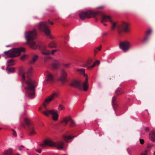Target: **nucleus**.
Listing matches in <instances>:
<instances>
[{
    "label": "nucleus",
    "mask_w": 155,
    "mask_h": 155,
    "mask_svg": "<svg viewBox=\"0 0 155 155\" xmlns=\"http://www.w3.org/2000/svg\"><path fill=\"white\" fill-rule=\"evenodd\" d=\"M100 62L98 61H96L93 64V65L91 66H88L87 67V69L88 70H91V68H94L96 65H98Z\"/></svg>",
    "instance_id": "4be33fe9"
},
{
    "label": "nucleus",
    "mask_w": 155,
    "mask_h": 155,
    "mask_svg": "<svg viewBox=\"0 0 155 155\" xmlns=\"http://www.w3.org/2000/svg\"><path fill=\"white\" fill-rule=\"evenodd\" d=\"M57 51V50H52L51 52H50V54H51L52 55H53L54 54V53L55 52H56V51Z\"/></svg>",
    "instance_id": "c9c22d12"
},
{
    "label": "nucleus",
    "mask_w": 155,
    "mask_h": 155,
    "mask_svg": "<svg viewBox=\"0 0 155 155\" xmlns=\"http://www.w3.org/2000/svg\"><path fill=\"white\" fill-rule=\"evenodd\" d=\"M24 123H22L21 125L24 128L26 127V125L27 126L28 132L30 136H32L36 134V132L35 130L34 125L29 119L27 118H25Z\"/></svg>",
    "instance_id": "39448f33"
},
{
    "label": "nucleus",
    "mask_w": 155,
    "mask_h": 155,
    "mask_svg": "<svg viewBox=\"0 0 155 155\" xmlns=\"http://www.w3.org/2000/svg\"><path fill=\"white\" fill-rule=\"evenodd\" d=\"M7 63L8 64L7 65V66L10 67V66H13L15 65V61L13 59H10L8 60L7 61Z\"/></svg>",
    "instance_id": "a878e982"
},
{
    "label": "nucleus",
    "mask_w": 155,
    "mask_h": 155,
    "mask_svg": "<svg viewBox=\"0 0 155 155\" xmlns=\"http://www.w3.org/2000/svg\"><path fill=\"white\" fill-rule=\"evenodd\" d=\"M38 56L37 55H34L32 57V59L30 61L31 64H33L38 59Z\"/></svg>",
    "instance_id": "b1692460"
},
{
    "label": "nucleus",
    "mask_w": 155,
    "mask_h": 155,
    "mask_svg": "<svg viewBox=\"0 0 155 155\" xmlns=\"http://www.w3.org/2000/svg\"><path fill=\"white\" fill-rule=\"evenodd\" d=\"M48 23L51 25L54 24L53 22H50L49 20L48 22H41L38 24V28L40 31L44 32L46 35L49 36L50 38L52 39V37L50 35L49 28L48 25Z\"/></svg>",
    "instance_id": "20e7f679"
},
{
    "label": "nucleus",
    "mask_w": 155,
    "mask_h": 155,
    "mask_svg": "<svg viewBox=\"0 0 155 155\" xmlns=\"http://www.w3.org/2000/svg\"><path fill=\"white\" fill-rule=\"evenodd\" d=\"M15 68H10L9 66H7L6 69L7 71H8L9 72H14Z\"/></svg>",
    "instance_id": "cd10ccee"
},
{
    "label": "nucleus",
    "mask_w": 155,
    "mask_h": 155,
    "mask_svg": "<svg viewBox=\"0 0 155 155\" xmlns=\"http://www.w3.org/2000/svg\"><path fill=\"white\" fill-rule=\"evenodd\" d=\"M115 93L116 96H118L121 95L124 93V90L120 87H118L116 90L115 91Z\"/></svg>",
    "instance_id": "6ab92c4d"
},
{
    "label": "nucleus",
    "mask_w": 155,
    "mask_h": 155,
    "mask_svg": "<svg viewBox=\"0 0 155 155\" xmlns=\"http://www.w3.org/2000/svg\"><path fill=\"white\" fill-rule=\"evenodd\" d=\"M48 46L51 48H55L57 46V44L54 41H52L48 44Z\"/></svg>",
    "instance_id": "412c9836"
},
{
    "label": "nucleus",
    "mask_w": 155,
    "mask_h": 155,
    "mask_svg": "<svg viewBox=\"0 0 155 155\" xmlns=\"http://www.w3.org/2000/svg\"><path fill=\"white\" fill-rule=\"evenodd\" d=\"M102 23L104 25V26H107V24H105V23H103H103Z\"/></svg>",
    "instance_id": "a18cd8bd"
},
{
    "label": "nucleus",
    "mask_w": 155,
    "mask_h": 155,
    "mask_svg": "<svg viewBox=\"0 0 155 155\" xmlns=\"http://www.w3.org/2000/svg\"><path fill=\"white\" fill-rule=\"evenodd\" d=\"M149 39V38L147 37H146L143 39V42L144 43L147 42Z\"/></svg>",
    "instance_id": "c756f323"
},
{
    "label": "nucleus",
    "mask_w": 155,
    "mask_h": 155,
    "mask_svg": "<svg viewBox=\"0 0 155 155\" xmlns=\"http://www.w3.org/2000/svg\"><path fill=\"white\" fill-rule=\"evenodd\" d=\"M101 49V46L100 47H98L96 49H95L94 51V52L95 54H96L97 52V50L99 51H100Z\"/></svg>",
    "instance_id": "7c9ffc66"
},
{
    "label": "nucleus",
    "mask_w": 155,
    "mask_h": 155,
    "mask_svg": "<svg viewBox=\"0 0 155 155\" xmlns=\"http://www.w3.org/2000/svg\"><path fill=\"white\" fill-rule=\"evenodd\" d=\"M36 150L37 152L39 153H41V149H36Z\"/></svg>",
    "instance_id": "79ce46f5"
},
{
    "label": "nucleus",
    "mask_w": 155,
    "mask_h": 155,
    "mask_svg": "<svg viewBox=\"0 0 155 155\" xmlns=\"http://www.w3.org/2000/svg\"><path fill=\"white\" fill-rule=\"evenodd\" d=\"M75 137H76V136H64V138L66 142H69V140L71 139H72L73 138H74Z\"/></svg>",
    "instance_id": "5701e85b"
},
{
    "label": "nucleus",
    "mask_w": 155,
    "mask_h": 155,
    "mask_svg": "<svg viewBox=\"0 0 155 155\" xmlns=\"http://www.w3.org/2000/svg\"><path fill=\"white\" fill-rule=\"evenodd\" d=\"M67 72L64 70L61 71L60 78L59 80L63 83L65 82L67 76Z\"/></svg>",
    "instance_id": "dca6fc26"
},
{
    "label": "nucleus",
    "mask_w": 155,
    "mask_h": 155,
    "mask_svg": "<svg viewBox=\"0 0 155 155\" xmlns=\"http://www.w3.org/2000/svg\"><path fill=\"white\" fill-rule=\"evenodd\" d=\"M16 154L17 155H20V154L19 153H17Z\"/></svg>",
    "instance_id": "de8ad7c7"
},
{
    "label": "nucleus",
    "mask_w": 155,
    "mask_h": 155,
    "mask_svg": "<svg viewBox=\"0 0 155 155\" xmlns=\"http://www.w3.org/2000/svg\"><path fill=\"white\" fill-rule=\"evenodd\" d=\"M41 107H40L38 109L39 110V111L41 110Z\"/></svg>",
    "instance_id": "49530a36"
},
{
    "label": "nucleus",
    "mask_w": 155,
    "mask_h": 155,
    "mask_svg": "<svg viewBox=\"0 0 155 155\" xmlns=\"http://www.w3.org/2000/svg\"><path fill=\"white\" fill-rule=\"evenodd\" d=\"M22 147L24 148V147L23 146H21L19 148V150H21L22 149L21 148Z\"/></svg>",
    "instance_id": "37998d69"
},
{
    "label": "nucleus",
    "mask_w": 155,
    "mask_h": 155,
    "mask_svg": "<svg viewBox=\"0 0 155 155\" xmlns=\"http://www.w3.org/2000/svg\"><path fill=\"white\" fill-rule=\"evenodd\" d=\"M37 33L36 30L34 29L32 31H27L25 33V37L28 45L33 49H35L38 47L34 40L36 37ZM39 49L43 54L48 55L50 52L47 49V46L44 45L38 46Z\"/></svg>",
    "instance_id": "f03ea898"
},
{
    "label": "nucleus",
    "mask_w": 155,
    "mask_h": 155,
    "mask_svg": "<svg viewBox=\"0 0 155 155\" xmlns=\"http://www.w3.org/2000/svg\"><path fill=\"white\" fill-rule=\"evenodd\" d=\"M69 65H70V64H64L63 65V66L65 68H68V67Z\"/></svg>",
    "instance_id": "4c0bfd02"
},
{
    "label": "nucleus",
    "mask_w": 155,
    "mask_h": 155,
    "mask_svg": "<svg viewBox=\"0 0 155 155\" xmlns=\"http://www.w3.org/2000/svg\"><path fill=\"white\" fill-rule=\"evenodd\" d=\"M64 109V107L62 105H60L58 107V109L59 110H61Z\"/></svg>",
    "instance_id": "72a5a7b5"
},
{
    "label": "nucleus",
    "mask_w": 155,
    "mask_h": 155,
    "mask_svg": "<svg viewBox=\"0 0 155 155\" xmlns=\"http://www.w3.org/2000/svg\"><path fill=\"white\" fill-rule=\"evenodd\" d=\"M27 56V55H25V54H24L22 55L21 57V60H24L25 59V58Z\"/></svg>",
    "instance_id": "473e14b6"
},
{
    "label": "nucleus",
    "mask_w": 155,
    "mask_h": 155,
    "mask_svg": "<svg viewBox=\"0 0 155 155\" xmlns=\"http://www.w3.org/2000/svg\"><path fill=\"white\" fill-rule=\"evenodd\" d=\"M149 138L152 141L155 142V131H151L149 134Z\"/></svg>",
    "instance_id": "aec40b11"
},
{
    "label": "nucleus",
    "mask_w": 155,
    "mask_h": 155,
    "mask_svg": "<svg viewBox=\"0 0 155 155\" xmlns=\"http://www.w3.org/2000/svg\"><path fill=\"white\" fill-rule=\"evenodd\" d=\"M25 49L23 48H13L10 50L4 52L5 54L8 55L9 57L13 58L20 55L21 52H24Z\"/></svg>",
    "instance_id": "423d86ee"
},
{
    "label": "nucleus",
    "mask_w": 155,
    "mask_h": 155,
    "mask_svg": "<svg viewBox=\"0 0 155 155\" xmlns=\"http://www.w3.org/2000/svg\"><path fill=\"white\" fill-rule=\"evenodd\" d=\"M85 69H77L76 71L81 74H82L86 77L85 81L83 83V85L80 81L74 80L72 81L70 85L72 87L78 88L80 90H83L86 91L88 88V81L87 75L85 73Z\"/></svg>",
    "instance_id": "7ed1b4c3"
},
{
    "label": "nucleus",
    "mask_w": 155,
    "mask_h": 155,
    "mask_svg": "<svg viewBox=\"0 0 155 155\" xmlns=\"http://www.w3.org/2000/svg\"><path fill=\"white\" fill-rule=\"evenodd\" d=\"M130 45V43L128 41H120L119 44V48L124 52H126L129 50Z\"/></svg>",
    "instance_id": "f8f14e48"
},
{
    "label": "nucleus",
    "mask_w": 155,
    "mask_h": 155,
    "mask_svg": "<svg viewBox=\"0 0 155 155\" xmlns=\"http://www.w3.org/2000/svg\"><path fill=\"white\" fill-rule=\"evenodd\" d=\"M147 150L144 151L141 154V155H147Z\"/></svg>",
    "instance_id": "f704fd0d"
},
{
    "label": "nucleus",
    "mask_w": 155,
    "mask_h": 155,
    "mask_svg": "<svg viewBox=\"0 0 155 155\" xmlns=\"http://www.w3.org/2000/svg\"><path fill=\"white\" fill-rule=\"evenodd\" d=\"M32 68H30L26 73V77L28 80L25 81V83L27 85V87H25V89L26 90V92L28 94V96L31 98L33 97L35 95V87L37 85L36 81L30 78V77L32 74ZM19 73L22 77V83H25V72L23 70L21 69L19 71Z\"/></svg>",
    "instance_id": "f257e3e1"
},
{
    "label": "nucleus",
    "mask_w": 155,
    "mask_h": 155,
    "mask_svg": "<svg viewBox=\"0 0 155 155\" xmlns=\"http://www.w3.org/2000/svg\"><path fill=\"white\" fill-rule=\"evenodd\" d=\"M154 155H155V151L154 152Z\"/></svg>",
    "instance_id": "09e8293b"
},
{
    "label": "nucleus",
    "mask_w": 155,
    "mask_h": 155,
    "mask_svg": "<svg viewBox=\"0 0 155 155\" xmlns=\"http://www.w3.org/2000/svg\"><path fill=\"white\" fill-rule=\"evenodd\" d=\"M57 96L58 94L56 93H54L49 96L48 97L45 99V101L43 104V106L44 108L45 109L46 107L47 104H49L53 99L57 97Z\"/></svg>",
    "instance_id": "4468645a"
},
{
    "label": "nucleus",
    "mask_w": 155,
    "mask_h": 155,
    "mask_svg": "<svg viewBox=\"0 0 155 155\" xmlns=\"http://www.w3.org/2000/svg\"><path fill=\"white\" fill-rule=\"evenodd\" d=\"M1 129V128H0V130Z\"/></svg>",
    "instance_id": "8fccbe9b"
},
{
    "label": "nucleus",
    "mask_w": 155,
    "mask_h": 155,
    "mask_svg": "<svg viewBox=\"0 0 155 155\" xmlns=\"http://www.w3.org/2000/svg\"><path fill=\"white\" fill-rule=\"evenodd\" d=\"M65 155V154H64V155Z\"/></svg>",
    "instance_id": "3c124183"
},
{
    "label": "nucleus",
    "mask_w": 155,
    "mask_h": 155,
    "mask_svg": "<svg viewBox=\"0 0 155 155\" xmlns=\"http://www.w3.org/2000/svg\"><path fill=\"white\" fill-rule=\"evenodd\" d=\"M59 65L60 64L58 61L54 60L52 64V67L54 69H58Z\"/></svg>",
    "instance_id": "a211bd4d"
},
{
    "label": "nucleus",
    "mask_w": 155,
    "mask_h": 155,
    "mask_svg": "<svg viewBox=\"0 0 155 155\" xmlns=\"http://www.w3.org/2000/svg\"><path fill=\"white\" fill-rule=\"evenodd\" d=\"M43 114L47 116L49 114L52 115V119L54 120H57L58 118V115L57 113L53 110H46L45 111L43 112Z\"/></svg>",
    "instance_id": "ddd939ff"
},
{
    "label": "nucleus",
    "mask_w": 155,
    "mask_h": 155,
    "mask_svg": "<svg viewBox=\"0 0 155 155\" xmlns=\"http://www.w3.org/2000/svg\"><path fill=\"white\" fill-rule=\"evenodd\" d=\"M101 12H94L91 10H88L86 12H82L79 13V16L82 20L86 18H89L92 17H95L97 15H100Z\"/></svg>",
    "instance_id": "0eeeda50"
},
{
    "label": "nucleus",
    "mask_w": 155,
    "mask_h": 155,
    "mask_svg": "<svg viewBox=\"0 0 155 155\" xmlns=\"http://www.w3.org/2000/svg\"><path fill=\"white\" fill-rule=\"evenodd\" d=\"M64 143L63 142L55 143L51 140H46L43 142V144L40 143L39 145L44 148L46 146L51 147H57L58 149H61L63 148Z\"/></svg>",
    "instance_id": "6e6552de"
},
{
    "label": "nucleus",
    "mask_w": 155,
    "mask_h": 155,
    "mask_svg": "<svg viewBox=\"0 0 155 155\" xmlns=\"http://www.w3.org/2000/svg\"><path fill=\"white\" fill-rule=\"evenodd\" d=\"M140 142L141 144H143L144 143V141L143 139H140Z\"/></svg>",
    "instance_id": "58836bf2"
},
{
    "label": "nucleus",
    "mask_w": 155,
    "mask_h": 155,
    "mask_svg": "<svg viewBox=\"0 0 155 155\" xmlns=\"http://www.w3.org/2000/svg\"><path fill=\"white\" fill-rule=\"evenodd\" d=\"M117 96L115 95L112 98V102L114 109L115 111L118 107V105L117 104V101H116Z\"/></svg>",
    "instance_id": "f3484780"
},
{
    "label": "nucleus",
    "mask_w": 155,
    "mask_h": 155,
    "mask_svg": "<svg viewBox=\"0 0 155 155\" xmlns=\"http://www.w3.org/2000/svg\"><path fill=\"white\" fill-rule=\"evenodd\" d=\"M45 74L46 76V79L45 83L46 84L48 82L53 83L54 81V78L53 74L47 71L45 72Z\"/></svg>",
    "instance_id": "2eb2a0df"
},
{
    "label": "nucleus",
    "mask_w": 155,
    "mask_h": 155,
    "mask_svg": "<svg viewBox=\"0 0 155 155\" xmlns=\"http://www.w3.org/2000/svg\"><path fill=\"white\" fill-rule=\"evenodd\" d=\"M151 32V30L150 29H149V30H148L147 31L146 34L147 35H149L150 34Z\"/></svg>",
    "instance_id": "e433bc0d"
},
{
    "label": "nucleus",
    "mask_w": 155,
    "mask_h": 155,
    "mask_svg": "<svg viewBox=\"0 0 155 155\" xmlns=\"http://www.w3.org/2000/svg\"><path fill=\"white\" fill-rule=\"evenodd\" d=\"M92 60L91 58H90L86 62L85 64H84V67H86L87 66L90 65L92 62Z\"/></svg>",
    "instance_id": "bb28decb"
},
{
    "label": "nucleus",
    "mask_w": 155,
    "mask_h": 155,
    "mask_svg": "<svg viewBox=\"0 0 155 155\" xmlns=\"http://www.w3.org/2000/svg\"><path fill=\"white\" fill-rule=\"evenodd\" d=\"M150 129L148 127H146L145 128V132H147L149 131Z\"/></svg>",
    "instance_id": "a19ab883"
},
{
    "label": "nucleus",
    "mask_w": 155,
    "mask_h": 155,
    "mask_svg": "<svg viewBox=\"0 0 155 155\" xmlns=\"http://www.w3.org/2000/svg\"><path fill=\"white\" fill-rule=\"evenodd\" d=\"M12 134L15 137L17 136V134L16 131L13 129H12Z\"/></svg>",
    "instance_id": "2f4dec72"
},
{
    "label": "nucleus",
    "mask_w": 155,
    "mask_h": 155,
    "mask_svg": "<svg viewBox=\"0 0 155 155\" xmlns=\"http://www.w3.org/2000/svg\"><path fill=\"white\" fill-rule=\"evenodd\" d=\"M152 147V146L150 145L149 144H148V145H147V147Z\"/></svg>",
    "instance_id": "c03bdc74"
},
{
    "label": "nucleus",
    "mask_w": 155,
    "mask_h": 155,
    "mask_svg": "<svg viewBox=\"0 0 155 155\" xmlns=\"http://www.w3.org/2000/svg\"><path fill=\"white\" fill-rule=\"evenodd\" d=\"M100 16L101 17V21L102 23H103V22H107L108 21L112 23L111 29L112 30L115 29L117 23L113 21L110 16L106 15L102 12L100 13Z\"/></svg>",
    "instance_id": "9d476101"
},
{
    "label": "nucleus",
    "mask_w": 155,
    "mask_h": 155,
    "mask_svg": "<svg viewBox=\"0 0 155 155\" xmlns=\"http://www.w3.org/2000/svg\"><path fill=\"white\" fill-rule=\"evenodd\" d=\"M51 58V57L50 56H46L45 58L44 61L45 62H46V61Z\"/></svg>",
    "instance_id": "c85d7f7f"
},
{
    "label": "nucleus",
    "mask_w": 155,
    "mask_h": 155,
    "mask_svg": "<svg viewBox=\"0 0 155 155\" xmlns=\"http://www.w3.org/2000/svg\"><path fill=\"white\" fill-rule=\"evenodd\" d=\"M2 155H12V150L9 149L3 153Z\"/></svg>",
    "instance_id": "393cba45"
},
{
    "label": "nucleus",
    "mask_w": 155,
    "mask_h": 155,
    "mask_svg": "<svg viewBox=\"0 0 155 155\" xmlns=\"http://www.w3.org/2000/svg\"><path fill=\"white\" fill-rule=\"evenodd\" d=\"M130 31L129 25L127 22H123L117 26V31L119 34L123 32L128 33Z\"/></svg>",
    "instance_id": "1a4fd4ad"
},
{
    "label": "nucleus",
    "mask_w": 155,
    "mask_h": 155,
    "mask_svg": "<svg viewBox=\"0 0 155 155\" xmlns=\"http://www.w3.org/2000/svg\"><path fill=\"white\" fill-rule=\"evenodd\" d=\"M105 7L104 6V5H102L101 6H100L98 7L97 8V9H103Z\"/></svg>",
    "instance_id": "ea45409f"
},
{
    "label": "nucleus",
    "mask_w": 155,
    "mask_h": 155,
    "mask_svg": "<svg viewBox=\"0 0 155 155\" xmlns=\"http://www.w3.org/2000/svg\"><path fill=\"white\" fill-rule=\"evenodd\" d=\"M68 122L70 123V125L71 127L75 126V123L69 117H65L61 120V123L64 126H66Z\"/></svg>",
    "instance_id": "9b49d317"
}]
</instances>
